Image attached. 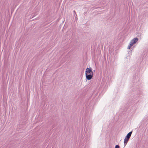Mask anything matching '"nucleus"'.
Listing matches in <instances>:
<instances>
[{
	"label": "nucleus",
	"mask_w": 148,
	"mask_h": 148,
	"mask_svg": "<svg viewBox=\"0 0 148 148\" xmlns=\"http://www.w3.org/2000/svg\"><path fill=\"white\" fill-rule=\"evenodd\" d=\"M132 46V44L130 43L129 45H128L127 47V49H130Z\"/></svg>",
	"instance_id": "obj_6"
},
{
	"label": "nucleus",
	"mask_w": 148,
	"mask_h": 148,
	"mask_svg": "<svg viewBox=\"0 0 148 148\" xmlns=\"http://www.w3.org/2000/svg\"><path fill=\"white\" fill-rule=\"evenodd\" d=\"M138 40V38H135L131 41L130 43L133 45L134 44H135Z\"/></svg>",
	"instance_id": "obj_2"
},
{
	"label": "nucleus",
	"mask_w": 148,
	"mask_h": 148,
	"mask_svg": "<svg viewBox=\"0 0 148 148\" xmlns=\"http://www.w3.org/2000/svg\"><path fill=\"white\" fill-rule=\"evenodd\" d=\"M73 12H74V13H75V10H74L73 11Z\"/></svg>",
	"instance_id": "obj_8"
},
{
	"label": "nucleus",
	"mask_w": 148,
	"mask_h": 148,
	"mask_svg": "<svg viewBox=\"0 0 148 148\" xmlns=\"http://www.w3.org/2000/svg\"><path fill=\"white\" fill-rule=\"evenodd\" d=\"M115 148H119V145H116Z\"/></svg>",
	"instance_id": "obj_7"
},
{
	"label": "nucleus",
	"mask_w": 148,
	"mask_h": 148,
	"mask_svg": "<svg viewBox=\"0 0 148 148\" xmlns=\"http://www.w3.org/2000/svg\"><path fill=\"white\" fill-rule=\"evenodd\" d=\"M85 75L86 79L88 80H90L92 78L93 75V73L89 74L88 73H85Z\"/></svg>",
	"instance_id": "obj_1"
},
{
	"label": "nucleus",
	"mask_w": 148,
	"mask_h": 148,
	"mask_svg": "<svg viewBox=\"0 0 148 148\" xmlns=\"http://www.w3.org/2000/svg\"><path fill=\"white\" fill-rule=\"evenodd\" d=\"M129 139L126 138H125L124 142V146H125L126 145Z\"/></svg>",
	"instance_id": "obj_5"
},
{
	"label": "nucleus",
	"mask_w": 148,
	"mask_h": 148,
	"mask_svg": "<svg viewBox=\"0 0 148 148\" xmlns=\"http://www.w3.org/2000/svg\"><path fill=\"white\" fill-rule=\"evenodd\" d=\"M92 73H93L91 68H87V69H86V71H85V73L91 74Z\"/></svg>",
	"instance_id": "obj_3"
},
{
	"label": "nucleus",
	"mask_w": 148,
	"mask_h": 148,
	"mask_svg": "<svg viewBox=\"0 0 148 148\" xmlns=\"http://www.w3.org/2000/svg\"><path fill=\"white\" fill-rule=\"evenodd\" d=\"M132 132L131 131L129 132L126 135V137H125L126 138H128L129 139H130V138L131 137V135L132 133Z\"/></svg>",
	"instance_id": "obj_4"
}]
</instances>
